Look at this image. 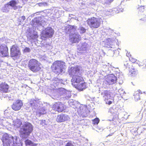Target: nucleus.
Returning a JSON list of instances; mask_svg holds the SVG:
<instances>
[{
    "mask_svg": "<svg viewBox=\"0 0 146 146\" xmlns=\"http://www.w3.org/2000/svg\"><path fill=\"white\" fill-rule=\"evenodd\" d=\"M33 130L32 125L29 123L26 122L23 125L19 130V135L23 138H26L29 136Z\"/></svg>",
    "mask_w": 146,
    "mask_h": 146,
    "instance_id": "nucleus-1",
    "label": "nucleus"
},
{
    "mask_svg": "<svg viewBox=\"0 0 146 146\" xmlns=\"http://www.w3.org/2000/svg\"><path fill=\"white\" fill-rule=\"evenodd\" d=\"M63 62L60 60L55 61L51 66L52 71L56 75H62L64 73Z\"/></svg>",
    "mask_w": 146,
    "mask_h": 146,
    "instance_id": "nucleus-2",
    "label": "nucleus"
},
{
    "mask_svg": "<svg viewBox=\"0 0 146 146\" xmlns=\"http://www.w3.org/2000/svg\"><path fill=\"white\" fill-rule=\"evenodd\" d=\"M102 21L101 18L93 17L88 18L86 22L90 28L93 29L99 28Z\"/></svg>",
    "mask_w": 146,
    "mask_h": 146,
    "instance_id": "nucleus-3",
    "label": "nucleus"
},
{
    "mask_svg": "<svg viewBox=\"0 0 146 146\" xmlns=\"http://www.w3.org/2000/svg\"><path fill=\"white\" fill-rule=\"evenodd\" d=\"M28 67L33 72H37L40 71L41 69V64L36 60L32 58L29 61Z\"/></svg>",
    "mask_w": 146,
    "mask_h": 146,
    "instance_id": "nucleus-4",
    "label": "nucleus"
},
{
    "mask_svg": "<svg viewBox=\"0 0 146 146\" xmlns=\"http://www.w3.org/2000/svg\"><path fill=\"white\" fill-rule=\"evenodd\" d=\"M14 137L7 133L3 134L1 138L3 146H11L13 143Z\"/></svg>",
    "mask_w": 146,
    "mask_h": 146,
    "instance_id": "nucleus-5",
    "label": "nucleus"
},
{
    "mask_svg": "<svg viewBox=\"0 0 146 146\" xmlns=\"http://www.w3.org/2000/svg\"><path fill=\"white\" fill-rule=\"evenodd\" d=\"M124 65L126 68L129 70V72L132 76H135L138 73L137 68H135V64L132 65L129 61H126L124 62Z\"/></svg>",
    "mask_w": 146,
    "mask_h": 146,
    "instance_id": "nucleus-6",
    "label": "nucleus"
},
{
    "mask_svg": "<svg viewBox=\"0 0 146 146\" xmlns=\"http://www.w3.org/2000/svg\"><path fill=\"white\" fill-rule=\"evenodd\" d=\"M51 108L54 111L60 113L65 110L66 107L64 104L62 102H57L52 105Z\"/></svg>",
    "mask_w": 146,
    "mask_h": 146,
    "instance_id": "nucleus-7",
    "label": "nucleus"
},
{
    "mask_svg": "<svg viewBox=\"0 0 146 146\" xmlns=\"http://www.w3.org/2000/svg\"><path fill=\"white\" fill-rule=\"evenodd\" d=\"M54 33V31L51 27H47L42 31V36L46 38H51Z\"/></svg>",
    "mask_w": 146,
    "mask_h": 146,
    "instance_id": "nucleus-8",
    "label": "nucleus"
},
{
    "mask_svg": "<svg viewBox=\"0 0 146 146\" xmlns=\"http://www.w3.org/2000/svg\"><path fill=\"white\" fill-rule=\"evenodd\" d=\"M84 80L83 77L82 76L81 74H79L78 75H75L72 76V78L71 80L72 84L73 86L76 85L78 83H80L81 82H84Z\"/></svg>",
    "mask_w": 146,
    "mask_h": 146,
    "instance_id": "nucleus-9",
    "label": "nucleus"
},
{
    "mask_svg": "<svg viewBox=\"0 0 146 146\" xmlns=\"http://www.w3.org/2000/svg\"><path fill=\"white\" fill-rule=\"evenodd\" d=\"M23 105V103L21 100H17L13 103L11 106V108L14 111H19L21 109Z\"/></svg>",
    "mask_w": 146,
    "mask_h": 146,
    "instance_id": "nucleus-10",
    "label": "nucleus"
},
{
    "mask_svg": "<svg viewBox=\"0 0 146 146\" xmlns=\"http://www.w3.org/2000/svg\"><path fill=\"white\" fill-rule=\"evenodd\" d=\"M105 78V80L108 84L110 85L116 83L117 78L113 74L107 75Z\"/></svg>",
    "mask_w": 146,
    "mask_h": 146,
    "instance_id": "nucleus-11",
    "label": "nucleus"
},
{
    "mask_svg": "<svg viewBox=\"0 0 146 146\" xmlns=\"http://www.w3.org/2000/svg\"><path fill=\"white\" fill-rule=\"evenodd\" d=\"M18 1V0H17ZM18 2L17 0H11L9 2L5 4L4 5L5 8H7L9 6L13 7L14 10H16L18 9H20L22 8V6H17L16 5Z\"/></svg>",
    "mask_w": 146,
    "mask_h": 146,
    "instance_id": "nucleus-12",
    "label": "nucleus"
},
{
    "mask_svg": "<svg viewBox=\"0 0 146 146\" xmlns=\"http://www.w3.org/2000/svg\"><path fill=\"white\" fill-rule=\"evenodd\" d=\"M69 74L71 76L75 75H78L81 73L80 72V69L78 66L71 67L68 71Z\"/></svg>",
    "mask_w": 146,
    "mask_h": 146,
    "instance_id": "nucleus-13",
    "label": "nucleus"
},
{
    "mask_svg": "<svg viewBox=\"0 0 146 146\" xmlns=\"http://www.w3.org/2000/svg\"><path fill=\"white\" fill-rule=\"evenodd\" d=\"M20 54L18 47L15 45H12L10 49V54L12 57L17 56Z\"/></svg>",
    "mask_w": 146,
    "mask_h": 146,
    "instance_id": "nucleus-14",
    "label": "nucleus"
},
{
    "mask_svg": "<svg viewBox=\"0 0 146 146\" xmlns=\"http://www.w3.org/2000/svg\"><path fill=\"white\" fill-rule=\"evenodd\" d=\"M69 119V117L67 115L61 113L57 115L56 121L58 123H62L68 120Z\"/></svg>",
    "mask_w": 146,
    "mask_h": 146,
    "instance_id": "nucleus-15",
    "label": "nucleus"
},
{
    "mask_svg": "<svg viewBox=\"0 0 146 146\" xmlns=\"http://www.w3.org/2000/svg\"><path fill=\"white\" fill-rule=\"evenodd\" d=\"M74 88L78 90L81 91L83 90L86 89L87 86V83L84 82H81L80 83H78L76 85H74L73 86Z\"/></svg>",
    "mask_w": 146,
    "mask_h": 146,
    "instance_id": "nucleus-16",
    "label": "nucleus"
},
{
    "mask_svg": "<svg viewBox=\"0 0 146 146\" xmlns=\"http://www.w3.org/2000/svg\"><path fill=\"white\" fill-rule=\"evenodd\" d=\"M70 40L72 43L78 42L80 40V35L78 34L74 33L70 35Z\"/></svg>",
    "mask_w": 146,
    "mask_h": 146,
    "instance_id": "nucleus-17",
    "label": "nucleus"
},
{
    "mask_svg": "<svg viewBox=\"0 0 146 146\" xmlns=\"http://www.w3.org/2000/svg\"><path fill=\"white\" fill-rule=\"evenodd\" d=\"M8 55V48L6 45H0V56H6Z\"/></svg>",
    "mask_w": 146,
    "mask_h": 146,
    "instance_id": "nucleus-18",
    "label": "nucleus"
},
{
    "mask_svg": "<svg viewBox=\"0 0 146 146\" xmlns=\"http://www.w3.org/2000/svg\"><path fill=\"white\" fill-rule=\"evenodd\" d=\"M9 88V85L5 82L0 84V90L3 93L8 92Z\"/></svg>",
    "mask_w": 146,
    "mask_h": 146,
    "instance_id": "nucleus-19",
    "label": "nucleus"
},
{
    "mask_svg": "<svg viewBox=\"0 0 146 146\" xmlns=\"http://www.w3.org/2000/svg\"><path fill=\"white\" fill-rule=\"evenodd\" d=\"M76 27L74 26H72L68 25L67 27L65 29V30L66 31V33H70L72 32V30L75 31L76 30Z\"/></svg>",
    "mask_w": 146,
    "mask_h": 146,
    "instance_id": "nucleus-20",
    "label": "nucleus"
},
{
    "mask_svg": "<svg viewBox=\"0 0 146 146\" xmlns=\"http://www.w3.org/2000/svg\"><path fill=\"white\" fill-rule=\"evenodd\" d=\"M136 63L139 66H146V59L141 61L137 60Z\"/></svg>",
    "mask_w": 146,
    "mask_h": 146,
    "instance_id": "nucleus-21",
    "label": "nucleus"
},
{
    "mask_svg": "<svg viewBox=\"0 0 146 146\" xmlns=\"http://www.w3.org/2000/svg\"><path fill=\"white\" fill-rule=\"evenodd\" d=\"M14 125V126L16 128H19L22 125V122L20 120H17L15 121Z\"/></svg>",
    "mask_w": 146,
    "mask_h": 146,
    "instance_id": "nucleus-22",
    "label": "nucleus"
},
{
    "mask_svg": "<svg viewBox=\"0 0 146 146\" xmlns=\"http://www.w3.org/2000/svg\"><path fill=\"white\" fill-rule=\"evenodd\" d=\"M66 92V90L63 88H59L57 90V92L60 95L64 94Z\"/></svg>",
    "mask_w": 146,
    "mask_h": 146,
    "instance_id": "nucleus-23",
    "label": "nucleus"
},
{
    "mask_svg": "<svg viewBox=\"0 0 146 146\" xmlns=\"http://www.w3.org/2000/svg\"><path fill=\"white\" fill-rule=\"evenodd\" d=\"M46 112L45 109L42 108L40 110V111L37 113V114L40 115H41L45 114H46Z\"/></svg>",
    "mask_w": 146,
    "mask_h": 146,
    "instance_id": "nucleus-24",
    "label": "nucleus"
},
{
    "mask_svg": "<svg viewBox=\"0 0 146 146\" xmlns=\"http://www.w3.org/2000/svg\"><path fill=\"white\" fill-rule=\"evenodd\" d=\"M38 103L35 100L31 101L30 103V105L32 107L36 106L37 105Z\"/></svg>",
    "mask_w": 146,
    "mask_h": 146,
    "instance_id": "nucleus-25",
    "label": "nucleus"
},
{
    "mask_svg": "<svg viewBox=\"0 0 146 146\" xmlns=\"http://www.w3.org/2000/svg\"><path fill=\"white\" fill-rule=\"evenodd\" d=\"M25 142L26 146L30 145L33 143L29 139H27L25 141Z\"/></svg>",
    "mask_w": 146,
    "mask_h": 146,
    "instance_id": "nucleus-26",
    "label": "nucleus"
},
{
    "mask_svg": "<svg viewBox=\"0 0 146 146\" xmlns=\"http://www.w3.org/2000/svg\"><path fill=\"white\" fill-rule=\"evenodd\" d=\"M100 120L98 118H96L92 120L93 123L94 125H97L99 123Z\"/></svg>",
    "mask_w": 146,
    "mask_h": 146,
    "instance_id": "nucleus-27",
    "label": "nucleus"
},
{
    "mask_svg": "<svg viewBox=\"0 0 146 146\" xmlns=\"http://www.w3.org/2000/svg\"><path fill=\"white\" fill-rule=\"evenodd\" d=\"M129 60L132 63H133V64L136 63L137 61V60L133 56L129 58Z\"/></svg>",
    "mask_w": 146,
    "mask_h": 146,
    "instance_id": "nucleus-28",
    "label": "nucleus"
},
{
    "mask_svg": "<svg viewBox=\"0 0 146 146\" xmlns=\"http://www.w3.org/2000/svg\"><path fill=\"white\" fill-rule=\"evenodd\" d=\"M145 6H141L137 8L139 11H143L144 10Z\"/></svg>",
    "mask_w": 146,
    "mask_h": 146,
    "instance_id": "nucleus-29",
    "label": "nucleus"
},
{
    "mask_svg": "<svg viewBox=\"0 0 146 146\" xmlns=\"http://www.w3.org/2000/svg\"><path fill=\"white\" fill-rule=\"evenodd\" d=\"M104 101L106 102V104L109 105H110L112 103V101H108V98H106L104 100Z\"/></svg>",
    "mask_w": 146,
    "mask_h": 146,
    "instance_id": "nucleus-30",
    "label": "nucleus"
},
{
    "mask_svg": "<svg viewBox=\"0 0 146 146\" xmlns=\"http://www.w3.org/2000/svg\"><path fill=\"white\" fill-rule=\"evenodd\" d=\"M30 51V49L29 47H26L23 50V52H29Z\"/></svg>",
    "mask_w": 146,
    "mask_h": 146,
    "instance_id": "nucleus-31",
    "label": "nucleus"
},
{
    "mask_svg": "<svg viewBox=\"0 0 146 146\" xmlns=\"http://www.w3.org/2000/svg\"><path fill=\"white\" fill-rule=\"evenodd\" d=\"M80 30L81 33H84L86 31V29L85 28L82 27H80Z\"/></svg>",
    "mask_w": 146,
    "mask_h": 146,
    "instance_id": "nucleus-32",
    "label": "nucleus"
},
{
    "mask_svg": "<svg viewBox=\"0 0 146 146\" xmlns=\"http://www.w3.org/2000/svg\"><path fill=\"white\" fill-rule=\"evenodd\" d=\"M65 146H74L71 141H69L65 145Z\"/></svg>",
    "mask_w": 146,
    "mask_h": 146,
    "instance_id": "nucleus-33",
    "label": "nucleus"
},
{
    "mask_svg": "<svg viewBox=\"0 0 146 146\" xmlns=\"http://www.w3.org/2000/svg\"><path fill=\"white\" fill-rule=\"evenodd\" d=\"M126 55L129 58V59L132 56L131 54L129 52H127L126 53Z\"/></svg>",
    "mask_w": 146,
    "mask_h": 146,
    "instance_id": "nucleus-34",
    "label": "nucleus"
},
{
    "mask_svg": "<svg viewBox=\"0 0 146 146\" xmlns=\"http://www.w3.org/2000/svg\"><path fill=\"white\" fill-rule=\"evenodd\" d=\"M141 20L144 21H146V15H144L143 16V18L141 19Z\"/></svg>",
    "mask_w": 146,
    "mask_h": 146,
    "instance_id": "nucleus-35",
    "label": "nucleus"
},
{
    "mask_svg": "<svg viewBox=\"0 0 146 146\" xmlns=\"http://www.w3.org/2000/svg\"><path fill=\"white\" fill-rule=\"evenodd\" d=\"M113 1V0H106V3H110L112 2Z\"/></svg>",
    "mask_w": 146,
    "mask_h": 146,
    "instance_id": "nucleus-36",
    "label": "nucleus"
},
{
    "mask_svg": "<svg viewBox=\"0 0 146 146\" xmlns=\"http://www.w3.org/2000/svg\"><path fill=\"white\" fill-rule=\"evenodd\" d=\"M21 18L23 20V21H24L25 19V17L24 16H22L21 17Z\"/></svg>",
    "mask_w": 146,
    "mask_h": 146,
    "instance_id": "nucleus-37",
    "label": "nucleus"
},
{
    "mask_svg": "<svg viewBox=\"0 0 146 146\" xmlns=\"http://www.w3.org/2000/svg\"><path fill=\"white\" fill-rule=\"evenodd\" d=\"M85 50V51H86V49Z\"/></svg>",
    "mask_w": 146,
    "mask_h": 146,
    "instance_id": "nucleus-38",
    "label": "nucleus"
},
{
    "mask_svg": "<svg viewBox=\"0 0 146 146\" xmlns=\"http://www.w3.org/2000/svg\"><path fill=\"white\" fill-rule=\"evenodd\" d=\"M62 1H64V0H62Z\"/></svg>",
    "mask_w": 146,
    "mask_h": 146,
    "instance_id": "nucleus-39",
    "label": "nucleus"
}]
</instances>
